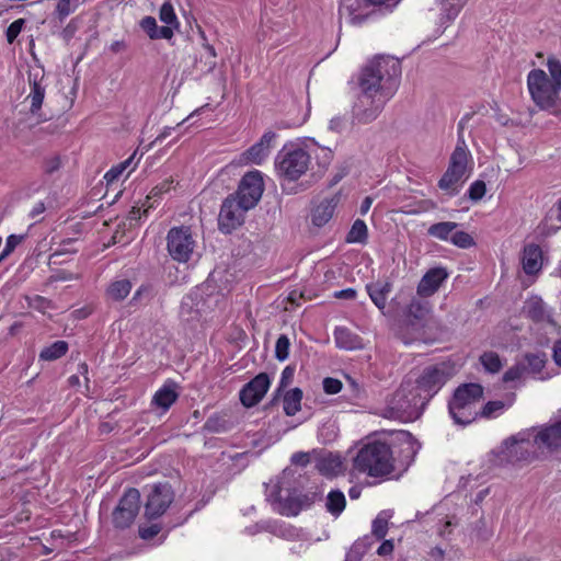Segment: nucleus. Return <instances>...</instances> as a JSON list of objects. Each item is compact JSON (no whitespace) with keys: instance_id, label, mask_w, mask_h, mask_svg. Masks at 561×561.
Listing matches in <instances>:
<instances>
[{"instance_id":"f257e3e1","label":"nucleus","mask_w":561,"mask_h":561,"mask_svg":"<svg viewBox=\"0 0 561 561\" xmlns=\"http://www.w3.org/2000/svg\"><path fill=\"white\" fill-rule=\"evenodd\" d=\"M401 77V62L390 56H379L360 71L351 124L367 125L378 118L387 102L396 94Z\"/></svg>"},{"instance_id":"f03ea898","label":"nucleus","mask_w":561,"mask_h":561,"mask_svg":"<svg viewBox=\"0 0 561 561\" xmlns=\"http://www.w3.org/2000/svg\"><path fill=\"white\" fill-rule=\"evenodd\" d=\"M391 446L374 440L365 444L353 460L354 468L373 478H387L394 471V456Z\"/></svg>"},{"instance_id":"7ed1b4c3","label":"nucleus","mask_w":561,"mask_h":561,"mask_svg":"<svg viewBox=\"0 0 561 561\" xmlns=\"http://www.w3.org/2000/svg\"><path fill=\"white\" fill-rule=\"evenodd\" d=\"M426 405V401L412 382H402L388 400L383 416L402 422H412L423 414Z\"/></svg>"},{"instance_id":"20e7f679","label":"nucleus","mask_w":561,"mask_h":561,"mask_svg":"<svg viewBox=\"0 0 561 561\" xmlns=\"http://www.w3.org/2000/svg\"><path fill=\"white\" fill-rule=\"evenodd\" d=\"M483 399V387L477 382L459 385L448 402V412L454 423L467 426L479 419V403Z\"/></svg>"},{"instance_id":"39448f33","label":"nucleus","mask_w":561,"mask_h":561,"mask_svg":"<svg viewBox=\"0 0 561 561\" xmlns=\"http://www.w3.org/2000/svg\"><path fill=\"white\" fill-rule=\"evenodd\" d=\"M531 430L522 431L507 437L492 454L491 460L495 466L516 465L518 462H530L535 459V451L530 450Z\"/></svg>"},{"instance_id":"423d86ee","label":"nucleus","mask_w":561,"mask_h":561,"mask_svg":"<svg viewBox=\"0 0 561 561\" xmlns=\"http://www.w3.org/2000/svg\"><path fill=\"white\" fill-rule=\"evenodd\" d=\"M311 156L297 145H285L275 159L279 176L287 181H297L309 169Z\"/></svg>"},{"instance_id":"0eeeda50","label":"nucleus","mask_w":561,"mask_h":561,"mask_svg":"<svg viewBox=\"0 0 561 561\" xmlns=\"http://www.w3.org/2000/svg\"><path fill=\"white\" fill-rule=\"evenodd\" d=\"M527 87L533 101L541 110L552 108L561 91V87L556 85L542 69L529 71Z\"/></svg>"},{"instance_id":"6e6552de","label":"nucleus","mask_w":561,"mask_h":561,"mask_svg":"<svg viewBox=\"0 0 561 561\" xmlns=\"http://www.w3.org/2000/svg\"><path fill=\"white\" fill-rule=\"evenodd\" d=\"M449 378L450 374L444 364L426 366L417 377L414 388L421 392V397L428 403Z\"/></svg>"},{"instance_id":"1a4fd4ad","label":"nucleus","mask_w":561,"mask_h":561,"mask_svg":"<svg viewBox=\"0 0 561 561\" xmlns=\"http://www.w3.org/2000/svg\"><path fill=\"white\" fill-rule=\"evenodd\" d=\"M140 510V492L135 488L127 489L115 510L113 524L116 528L126 529L131 526Z\"/></svg>"},{"instance_id":"9d476101","label":"nucleus","mask_w":561,"mask_h":561,"mask_svg":"<svg viewBox=\"0 0 561 561\" xmlns=\"http://www.w3.org/2000/svg\"><path fill=\"white\" fill-rule=\"evenodd\" d=\"M264 191L262 173L257 170L247 172L239 185L234 196L242 205L249 209L254 208L260 202Z\"/></svg>"},{"instance_id":"9b49d317","label":"nucleus","mask_w":561,"mask_h":561,"mask_svg":"<svg viewBox=\"0 0 561 561\" xmlns=\"http://www.w3.org/2000/svg\"><path fill=\"white\" fill-rule=\"evenodd\" d=\"M168 251L171 257L178 262H187L193 253L194 240L190 227H173L169 230Z\"/></svg>"},{"instance_id":"f8f14e48","label":"nucleus","mask_w":561,"mask_h":561,"mask_svg":"<svg viewBox=\"0 0 561 561\" xmlns=\"http://www.w3.org/2000/svg\"><path fill=\"white\" fill-rule=\"evenodd\" d=\"M250 210L234 196L228 195L220 207L218 216V228L224 233H231L244 221L245 213Z\"/></svg>"},{"instance_id":"ddd939ff","label":"nucleus","mask_w":561,"mask_h":561,"mask_svg":"<svg viewBox=\"0 0 561 561\" xmlns=\"http://www.w3.org/2000/svg\"><path fill=\"white\" fill-rule=\"evenodd\" d=\"M174 499V493L169 483L154 484L147 495L145 503V516L154 519L165 513Z\"/></svg>"},{"instance_id":"4468645a","label":"nucleus","mask_w":561,"mask_h":561,"mask_svg":"<svg viewBox=\"0 0 561 561\" xmlns=\"http://www.w3.org/2000/svg\"><path fill=\"white\" fill-rule=\"evenodd\" d=\"M271 385V379L266 373H260L249 382H247L239 392L241 403L245 408L256 405L265 396Z\"/></svg>"},{"instance_id":"2eb2a0df","label":"nucleus","mask_w":561,"mask_h":561,"mask_svg":"<svg viewBox=\"0 0 561 561\" xmlns=\"http://www.w3.org/2000/svg\"><path fill=\"white\" fill-rule=\"evenodd\" d=\"M287 470H284V476L278 481L277 484H275L272 489V491L266 495L267 500L273 503L278 504V512L282 515L285 516H297L301 512V506L298 504L297 499V491H288V494L285 499L282 497L280 493L285 489V477H286Z\"/></svg>"},{"instance_id":"dca6fc26","label":"nucleus","mask_w":561,"mask_h":561,"mask_svg":"<svg viewBox=\"0 0 561 561\" xmlns=\"http://www.w3.org/2000/svg\"><path fill=\"white\" fill-rule=\"evenodd\" d=\"M370 5L367 0H341L339 13L350 24L360 25L376 12L369 9Z\"/></svg>"},{"instance_id":"f3484780","label":"nucleus","mask_w":561,"mask_h":561,"mask_svg":"<svg viewBox=\"0 0 561 561\" xmlns=\"http://www.w3.org/2000/svg\"><path fill=\"white\" fill-rule=\"evenodd\" d=\"M534 445L550 451L561 449V419L540 426L534 436Z\"/></svg>"},{"instance_id":"a211bd4d","label":"nucleus","mask_w":561,"mask_h":561,"mask_svg":"<svg viewBox=\"0 0 561 561\" xmlns=\"http://www.w3.org/2000/svg\"><path fill=\"white\" fill-rule=\"evenodd\" d=\"M447 277L448 273L444 267H434L428 270L417 284V295L422 298L433 296Z\"/></svg>"},{"instance_id":"6ab92c4d","label":"nucleus","mask_w":561,"mask_h":561,"mask_svg":"<svg viewBox=\"0 0 561 561\" xmlns=\"http://www.w3.org/2000/svg\"><path fill=\"white\" fill-rule=\"evenodd\" d=\"M275 138L276 134L274 131H265L257 142L243 152V160L248 163L262 164L270 154L272 142Z\"/></svg>"},{"instance_id":"aec40b11","label":"nucleus","mask_w":561,"mask_h":561,"mask_svg":"<svg viewBox=\"0 0 561 561\" xmlns=\"http://www.w3.org/2000/svg\"><path fill=\"white\" fill-rule=\"evenodd\" d=\"M43 81V72H28L30 93L26 100L31 101L30 112L33 115H36L41 111L45 99L46 84H44Z\"/></svg>"},{"instance_id":"412c9836","label":"nucleus","mask_w":561,"mask_h":561,"mask_svg":"<svg viewBox=\"0 0 561 561\" xmlns=\"http://www.w3.org/2000/svg\"><path fill=\"white\" fill-rule=\"evenodd\" d=\"M523 270L527 275L537 274L542 267V251L538 244H526L522 253Z\"/></svg>"},{"instance_id":"4be33fe9","label":"nucleus","mask_w":561,"mask_h":561,"mask_svg":"<svg viewBox=\"0 0 561 561\" xmlns=\"http://www.w3.org/2000/svg\"><path fill=\"white\" fill-rule=\"evenodd\" d=\"M516 399V394L511 392L505 396L503 400L488 401L480 410L479 417L481 419H495L504 413L505 410L511 408Z\"/></svg>"},{"instance_id":"5701e85b","label":"nucleus","mask_w":561,"mask_h":561,"mask_svg":"<svg viewBox=\"0 0 561 561\" xmlns=\"http://www.w3.org/2000/svg\"><path fill=\"white\" fill-rule=\"evenodd\" d=\"M316 468L318 471L328 477L333 478L344 472V462L340 455L329 453L317 460Z\"/></svg>"},{"instance_id":"b1692460","label":"nucleus","mask_w":561,"mask_h":561,"mask_svg":"<svg viewBox=\"0 0 561 561\" xmlns=\"http://www.w3.org/2000/svg\"><path fill=\"white\" fill-rule=\"evenodd\" d=\"M524 312L535 322H552L551 313L540 297L534 296L529 298L525 302Z\"/></svg>"},{"instance_id":"393cba45","label":"nucleus","mask_w":561,"mask_h":561,"mask_svg":"<svg viewBox=\"0 0 561 561\" xmlns=\"http://www.w3.org/2000/svg\"><path fill=\"white\" fill-rule=\"evenodd\" d=\"M336 347L341 350H357L362 347V339L345 327H336L334 330Z\"/></svg>"},{"instance_id":"a878e982","label":"nucleus","mask_w":561,"mask_h":561,"mask_svg":"<svg viewBox=\"0 0 561 561\" xmlns=\"http://www.w3.org/2000/svg\"><path fill=\"white\" fill-rule=\"evenodd\" d=\"M204 43L203 47L205 54L201 56L199 59L195 60V69L203 76L208 75L214 71L217 66L216 61V50L215 47L206 42L204 33H202Z\"/></svg>"},{"instance_id":"bb28decb","label":"nucleus","mask_w":561,"mask_h":561,"mask_svg":"<svg viewBox=\"0 0 561 561\" xmlns=\"http://www.w3.org/2000/svg\"><path fill=\"white\" fill-rule=\"evenodd\" d=\"M176 385L174 382H165L153 396L152 404L161 408L163 411L170 409V407L176 401L179 394L175 390Z\"/></svg>"},{"instance_id":"cd10ccee","label":"nucleus","mask_w":561,"mask_h":561,"mask_svg":"<svg viewBox=\"0 0 561 561\" xmlns=\"http://www.w3.org/2000/svg\"><path fill=\"white\" fill-rule=\"evenodd\" d=\"M334 199H324L317 207L312 209L311 222L313 226L321 228L327 225L333 217L335 210Z\"/></svg>"},{"instance_id":"c85d7f7f","label":"nucleus","mask_w":561,"mask_h":561,"mask_svg":"<svg viewBox=\"0 0 561 561\" xmlns=\"http://www.w3.org/2000/svg\"><path fill=\"white\" fill-rule=\"evenodd\" d=\"M463 175V172L448 165L447 170L438 181V187L448 192L449 196H455L459 193L458 183L461 181Z\"/></svg>"},{"instance_id":"c756f323","label":"nucleus","mask_w":561,"mask_h":561,"mask_svg":"<svg viewBox=\"0 0 561 561\" xmlns=\"http://www.w3.org/2000/svg\"><path fill=\"white\" fill-rule=\"evenodd\" d=\"M437 2L442 10L440 23L445 24L453 22L458 16L467 0H437Z\"/></svg>"},{"instance_id":"7c9ffc66","label":"nucleus","mask_w":561,"mask_h":561,"mask_svg":"<svg viewBox=\"0 0 561 561\" xmlns=\"http://www.w3.org/2000/svg\"><path fill=\"white\" fill-rule=\"evenodd\" d=\"M469 151L462 136L458 137L457 146L449 160V167L466 173Z\"/></svg>"},{"instance_id":"2f4dec72","label":"nucleus","mask_w":561,"mask_h":561,"mask_svg":"<svg viewBox=\"0 0 561 561\" xmlns=\"http://www.w3.org/2000/svg\"><path fill=\"white\" fill-rule=\"evenodd\" d=\"M431 312V304L422 297H413L407 307V316L420 322Z\"/></svg>"},{"instance_id":"473e14b6","label":"nucleus","mask_w":561,"mask_h":561,"mask_svg":"<svg viewBox=\"0 0 561 561\" xmlns=\"http://www.w3.org/2000/svg\"><path fill=\"white\" fill-rule=\"evenodd\" d=\"M367 293L373 300V302L376 305V307L380 310H383L387 304L388 294L391 289V286L389 283L386 284H368L366 286Z\"/></svg>"},{"instance_id":"72a5a7b5","label":"nucleus","mask_w":561,"mask_h":561,"mask_svg":"<svg viewBox=\"0 0 561 561\" xmlns=\"http://www.w3.org/2000/svg\"><path fill=\"white\" fill-rule=\"evenodd\" d=\"M459 224L454 221H440L433 224L427 229V236L440 241H450L453 232L458 228Z\"/></svg>"},{"instance_id":"f704fd0d","label":"nucleus","mask_w":561,"mask_h":561,"mask_svg":"<svg viewBox=\"0 0 561 561\" xmlns=\"http://www.w3.org/2000/svg\"><path fill=\"white\" fill-rule=\"evenodd\" d=\"M302 390L300 388H294L288 390L283 400L284 412L288 416H294L301 409Z\"/></svg>"},{"instance_id":"c9c22d12","label":"nucleus","mask_w":561,"mask_h":561,"mask_svg":"<svg viewBox=\"0 0 561 561\" xmlns=\"http://www.w3.org/2000/svg\"><path fill=\"white\" fill-rule=\"evenodd\" d=\"M68 343L66 341L59 340L49 346L44 347L41 351L38 358L39 360L44 362H53L62 357L68 352Z\"/></svg>"},{"instance_id":"e433bc0d","label":"nucleus","mask_w":561,"mask_h":561,"mask_svg":"<svg viewBox=\"0 0 561 561\" xmlns=\"http://www.w3.org/2000/svg\"><path fill=\"white\" fill-rule=\"evenodd\" d=\"M346 499L342 491L332 490L329 492L327 496L325 507L331 515L335 517L340 516L341 513L344 511Z\"/></svg>"},{"instance_id":"4c0bfd02","label":"nucleus","mask_w":561,"mask_h":561,"mask_svg":"<svg viewBox=\"0 0 561 561\" xmlns=\"http://www.w3.org/2000/svg\"><path fill=\"white\" fill-rule=\"evenodd\" d=\"M373 540L369 536H365L356 540L345 556L344 561H362L364 554L369 550Z\"/></svg>"},{"instance_id":"58836bf2","label":"nucleus","mask_w":561,"mask_h":561,"mask_svg":"<svg viewBox=\"0 0 561 561\" xmlns=\"http://www.w3.org/2000/svg\"><path fill=\"white\" fill-rule=\"evenodd\" d=\"M131 282L128 279H118L110 284L106 294L114 301H122L131 290Z\"/></svg>"},{"instance_id":"ea45409f","label":"nucleus","mask_w":561,"mask_h":561,"mask_svg":"<svg viewBox=\"0 0 561 561\" xmlns=\"http://www.w3.org/2000/svg\"><path fill=\"white\" fill-rule=\"evenodd\" d=\"M368 239V229L364 220L356 219L346 234L347 243L365 244Z\"/></svg>"},{"instance_id":"a19ab883","label":"nucleus","mask_w":561,"mask_h":561,"mask_svg":"<svg viewBox=\"0 0 561 561\" xmlns=\"http://www.w3.org/2000/svg\"><path fill=\"white\" fill-rule=\"evenodd\" d=\"M392 517L391 511H381L373 520L371 533L377 540H381L388 533L389 519Z\"/></svg>"},{"instance_id":"79ce46f5","label":"nucleus","mask_w":561,"mask_h":561,"mask_svg":"<svg viewBox=\"0 0 561 561\" xmlns=\"http://www.w3.org/2000/svg\"><path fill=\"white\" fill-rule=\"evenodd\" d=\"M199 310L196 308L194 299L186 296L182 299L180 306V318L184 322H194L199 320Z\"/></svg>"},{"instance_id":"37998d69","label":"nucleus","mask_w":561,"mask_h":561,"mask_svg":"<svg viewBox=\"0 0 561 561\" xmlns=\"http://www.w3.org/2000/svg\"><path fill=\"white\" fill-rule=\"evenodd\" d=\"M527 374H539L545 368L547 355L543 352L526 353L524 356Z\"/></svg>"},{"instance_id":"c03bdc74","label":"nucleus","mask_w":561,"mask_h":561,"mask_svg":"<svg viewBox=\"0 0 561 561\" xmlns=\"http://www.w3.org/2000/svg\"><path fill=\"white\" fill-rule=\"evenodd\" d=\"M480 363L485 371L496 374L502 369V360L497 353L489 351L480 356Z\"/></svg>"},{"instance_id":"a18cd8bd","label":"nucleus","mask_w":561,"mask_h":561,"mask_svg":"<svg viewBox=\"0 0 561 561\" xmlns=\"http://www.w3.org/2000/svg\"><path fill=\"white\" fill-rule=\"evenodd\" d=\"M62 167V161L60 156L54 154L48 156L43 159L42 162V170L44 174V182H47V180L53 176L56 172H58Z\"/></svg>"},{"instance_id":"49530a36","label":"nucleus","mask_w":561,"mask_h":561,"mask_svg":"<svg viewBox=\"0 0 561 561\" xmlns=\"http://www.w3.org/2000/svg\"><path fill=\"white\" fill-rule=\"evenodd\" d=\"M136 157V152H134L129 158L119 162L116 165H113L105 174L104 180L107 185L112 184L114 181L118 180V178L123 174V172L128 169L133 163Z\"/></svg>"},{"instance_id":"de8ad7c7","label":"nucleus","mask_w":561,"mask_h":561,"mask_svg":"<svg viewBox=\"0 0 561 561\" xmlns=\"http://www.w3.org/2000/svg\"><path fill=\"white\" fill-rule=\"evenodd\" d=\"M203 428L208 433H225L228 431V422L224 417L215 414L206 420Z\"/></svg>"},{"instance_id":"09e8293b","label":"nucleus","mask_w":561,"mask_h":561,"mask_svg":"<svg viewBox=\"0 0 561 561\" xmlns=\"http://www.w3.org/2000/svg\"><path fill=\"white\" fill-rule=\"evenodd\" d=\"M290 341L286 334H280L275 344V357L279 362H284L289 356Z\"/></svg>"},{"instance_id":"8fccbe9b","label":"nucleus","mask_w":561,"mask_h":561,"mask_svg":"<svg viewBox=\"0 0 561 561\" xmlns=\"http://www.w3.org/2000/svg\"><path fill=\"white\" fill-rule=\"evenodd\" d=\"M450 242L460 249H469L476 244L473 238L468 232L456 230L450 237Z\"/></svg>"},{"instance_id":"3c124183","label":"nucleus","mask_w":561,"mask_h":561,"mask_svg":"<svg viewBox=\"0 0 561 561\" xmlns=\"http://www.w3.org/2000/svg\"><path fill=\"white\" fill-rule=\"evenodd\" d=\"M527 374V367L524 363H517L510 367L503 375L504 382H511L523 378Z\"/></svg>"},{"instance_id":"603ef678","label":"nucleus","mask_w":561,"mask_h":561,"mask_svg":"<svg viewBox=\"0 0 561 561\" xmlns=\"http://www.w3.org/2000/svg\"><path fill=\"white\" fill-rule=\"evenodd\" d=\"M159 18L163 23H165L168 25H172V26L179 25L174 9L170 2H164L161 5V8L159 10Z\"/></svg>"},{"instance_id":"864d4df0","label":"nucleus","mask_w":561,"mask_h":561,"mask_svg":"<svg viewBox=\"0 0 561 561\" xmlns=\"http://www.w3.org/2000/svg\"><path fill=\"white\" fill-rule=\"evenodd\" d=\"M485 193H486L485 183L482 180H477L470 184L467 195L472 202H478V201L482 199V197L485 195Z\"/></svg>"},{"instance_id":"5fc2aeb1","label":"nucleus","mask_w":561,"mask_h":561,"mask_svg":"<svg viewBox=\"0 0 561 561\" xmlns=\"http://www.w3.org/2000/svg\"><path fill=\"white\" fill-rule=\"evenodd\" d=\"M547 67L550 73L549 79L556 82V85L561 87V62L556 57H549L547 60Z\"/></svg>"},{"instance_id":"6e6d98bb","label":"nucleus","mask_w":561,"mask_h":561,"mask_svg":"<svg viewBox=\"0 0 561 561\" xmlns=\"http://www.w3.org/2000/svg\"><path fill=\"white\" fill-rule=\"evenodd\" d=\"M334 158L333 151L328 147H320L319 152L316 153V160L320 168L327 170Z\"/></svg>"},{"instance_id":"4d7b16f0","label":"nucleus","mask_w":561,"mask_h":561,"mask_svg":"<svg viewBox=\"0 0 561 561\" xmlns=\"http://www.w3.org/2000/svg\"><path fill=\"white\" fill-rule=\"evenodd\" d=\"M322 495L318 492L297 493L298 504L302 510H307L312 506L317 500H321Z\"/></svg>"},{"instance_id":"13d9d810","label":"nucleus","mask_w":561,"mask_h":561,"mask_svg":"<svg viewBox=\"0 0 561 561\" xmlns=\"http://www.w3.org/2000/svg\"><path fill=\"white\" fill-rule=\"evenodd\" d=\"M24 24H25V20L24 19H18V20L13 21L8 26V28L5 31V36H7V41H8L9 44H12L16 39V37L21 33Z\"/></svg>"},{"instance_id":"bf43d9fd","label":"nucleus","mask_w":561,"mask_h":561,"mask_svg":"<svg viewBox=\"0 0 561 561\" xmlns=\"http://www.w3.org/2000/svg\"><path fill=\"white\" fill-rule=\"evenodd\" d=\"M24 236L22 234H10L7 238L4 249L0 253V259H5L8 255H10L14 249L22 242Z\"/></svg>"},{"instance_id":"052dcab7","label":"nucleus","mask_w":561,"mask_h":561,"mask_svg":"<svg viewBox=\"0 0 561 561\" xmlns=\"http://www.w3.org/2000/svg\"><path fill=\"white\" fill-rule=\"evenodd\" d=\"M295 371H296V368L294 365H288L283 369V371L280 374V379L278 382L277 393L280 392L283 389H285L293 382Z\"/></svg>"},{"instance_id":"680f3d73","label":"nucleus","mask_w":561,"mask_h":561,"mask_svg":"<svg viewBox=\"0 0 561 561\" xmlns=\"http://www.w3.org/2000/svg\"><path fill=\"white\" fill-rule=\"evenodd\" d=\"M322 386L325 393L335 394L342 390L343 383L336 378L325 377L322 381Z\"/></svg>"},{"instance_id":"e2e57ef3","label":"nucleus","mask_w":561,"mask_h":561,"mask_svg":"<svg viewBox=\"0 0 561 561\" xmlns=\"http://www.w3.org/2000/svg\"><path fill=\"white\" fill-rule=\"evenodd\" d=\"M347 126V119L345 116L337 115L330 119L329 122V130L333 133L341 134L345 130Z\"/></svg>"},{"instance_id":"0e129e2a","label":"nucleus","mask_w":561,"mask_h":561,"mask_svg":"<svg viewBox=\"0 0 561 561\" xmlns=\"http://www.w3.org/2000/svg\"><path fill=\"white\" fill-rule=\"evenodd\" d=\"M140 27L149 36V38H151V35H153L158 30V24L153 16L148 15L141 19Z\"/></svg>"},{"instance_id":"69168bd1","label":"nucleus","mask_w":561,"mask_h":561,"mask_svg":"<svg viewBox=\"0 0 561 561\" xmlns=\"http://www.w3.org/2000/svg\"><path fill=\"white\" fill-rule=\"evenodd\" d=\"M161 530V527L158 524H152L150 526L139 527V536L144 540H150L154 538Z\"/></svg>"},{"instance_id":"338daca9","label":"nucleus","mask_w":561,"mask_h":561,"mask_svg":"<svg viewBox=\"0 0 561 561\" xmlns=\"http://www.w3.org/2000/svg\"><path fill=\"white\" fill-rule=\"evenodd\" d=\"M397 438L403 443L405 448L404 451H408L409 454H414V446H413V436L411 433L407 431H400L397 435Z\"/></svg>"},{"instance_id":"774afa93","label":"nucleus","mask_w":561,"mask_h":561,"mask_svg":"<svg viewBox=\"0 0 561 561\" xmlns=\"http://www.w3.org/2000/svg\"><path fill=\"white\" fill-rule=\"evenodd\" d=\"M72 11H73V9L70 5V0H59L58 1L57 5H56V13L60 21L66 19Z\"/></svg>"}]
</instances>
